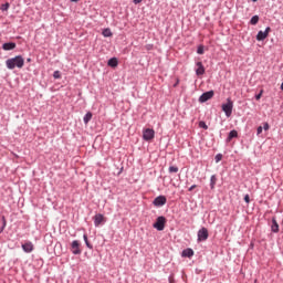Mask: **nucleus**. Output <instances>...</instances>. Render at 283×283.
Segmentation results:
<instances>
[{
	"label": "nucleus",
	"instance_id": "1",
	"mask_svg": "<svg viewBox=\"0 0 283 283\" xmlns=\"http://www.w3.org/2000/svg\"><path fill=\"white\" fill-rule=\"evenodd\" d=\"M6 65L8 70H14V67H18V70H21L23 65H25V60L21 55H17L15 57L8 59L6 61Z\"/></svg>",
	"mask_w": 283,
	"mask_h": 283
},
{
	"label": "nucleus",
	"instance_id": "2",
	"mask_svg": "<svg viewBox=\"0 0 283 283\" xmlns=\"http://www.w3.org/2000/svg\"><path fill=\"white\" fill-rule=\"evenodd\" d=\"M222 112H224L228 118L233 114V102L231 98H228L227 103L222 104Z\"/></svg>",
	"mask_w": 283,
	"mask_h": 283
},
{
	"label": "nucleus",
	"instance_id": "3",
	"mask_svg": "<svg viewBox=\"0 0 283 283\" xmlns=\"http://www.w3.org/2000/svg\"><path fill=\"white\" fill-rule=\"evenodd\" d=\"M165 224H167V219L165 217H158L153 227L157 231H165Z\"/></svg>",
	"mask_w": 283,
	"mask_h": 283
},
{
	"label": "nucleus",
	"instance_id": "4",
	"mask_svg": "<svg viewBox=\"0 0 283 283\" xmlns=\"http://www.w3.org/2000/svg\"><path fill=\"white\" fill-rule=\"evenodd\" d=\"M209 239V230L207 228H201L198 231V242H206Z\"/></svg>",
	"mask_w": 283,
	"mask_h": 283
},
{
	"label": "nucleus",
	"instance_id": "5",
	"mask_svg": "<svg viewBox=\"0 0 283 283\" xmlns=\"http://www.w3.org/2000/svg\"><path fill=\"white\" fill-rule=\"evenodd\" d=\"M154 136H156V132L151 128H146L143 132V138L144 140H154Z\"/></svg>",
	"mask_w": 283,
	"mask_h": 283
},
{
	"label": "nucleus",
	"instance_id": "6",
	"mask_svg": "<svg viewBox=\"0 0 283 283\" xmlns=\"http://www.w3.org/2000/svg\"><path fill=\"white\" fill-rule=\"evenodd\" d=\"M270 32L271 27H268L265 31H259L256 34V41H264V39H268Z\"/></svg>",
	"mask_w": 283,
	"mask_h": 283
},
{
	"label": "nucleus",
	"instance_id": "7",
	"mask_svg": "<svg viewBox=\"0 0 283 283\" xmlns=\"http://www.w3.org/2000/svg\"><path fill=\"white\" fill-rule=\"evenodd\" d=\"M213 91H208L206 93H203L200 97H199V102L200 103H207V101H211V98H213Z\"/></svg>",
	"mask_w": 283,
	"mask_h": 283
},
{
	"label": "nucleus",
	"instance_id": "8",
	"mask_svg": "<svg viewBox=\"0 0 283 283\" xmlns=\"http://www.w3.org/2000/svg\"><path fill=\"white\" fill-rule=\"evenodd\" d=\"M153 205H155V207H164V205H167V198L165 196H159L155 198Z\"/></svg>",
	"mask_w": 283,
	"mask_h": 283
},
{
	"label": "nucleus",
	"instance_id": "9",
	"mask_svg": "<svg viewBox=\"0 0 283 283\" xmlns=\"http://www.w3.org/2000/svg\"><path fill=\"white\" fill-rule=\"evenodd\" d=\"M71 247L74 255H81V243L77 240L73 241Z\"/></svg>",
	"mask_w": 283,
	"mask_h": 283
},
{
	"label": "nucleus",
	"instance_id": "10",
	"mask_svg": "<svg viewBox=\"0 0 283 283\" xmlns=\"http://www.w3.org/2000/svg\"><path fill=\"white\" fill-rule=\"evenodd\" d=\"M22 249L25 253H32L34 251V244H32V242H27L22 244Z\"/></svg>",
	"mask_w": 283,
	"mask_h": 283
},
{
	"label": "nucleus",
	"instance_id": "11",
	"mask_svg": "<svg viewBox=\"0 0 283 283\" xmlns=\"http://www.w3.org/2000/svg\"><path fill=\"white\" fill-rule=\"evenodd\" d=\"M102 222H105V217L103 214H101V213L96 214L94 217V224H95V227H101Z\"/></svg>",
	"mask_w": 283,
	"mask_h": 283
},
{
	"label": "nucleus",
	"instance_id": "12",
	"mask_svg": "<svg viewBox=\"0 0 283 283\" xmlns=\"http://www.w3.org/2000/svg\"><path fill=\"white\" fill-rule=\"evenodd\" d=\"M197 69H196V74L197 76H202L205 74V65H202V62H197Z\"/></svg>",
	"mask_w": 283,
	"mask_h": 283
},
{
	"label": "nucleus",
	"instance_id": "13",
	"mask_svg": "<svg viewBox=\"0 0 283 283\" xmlns=\"http://www.w3.org/2000/svg\"><path fill=\"white\" fill-rule=\"evenodd\" d=\"M14 48H17V43L14 42H8L2 45V50L4 51L14 50Z\"/></svg>",
	"mask_w": 283,
	"mask_h": 283
},
{
	"label": "nucleus",
	"instance_id": "14",
	"mask_svg": "<svg viewBox=\"0 0 283 283\" xmlns=\"http://www.w3.org/2000/svg\"><path fill=\"white\" fill-rule=\"evenodd\" d=\"M272 231L273 233L280 232V224H277V220L275 218L272 219Z\"/></svg>",
	"mask_w": 283,
	"mask_h": 283
},
{
	"label": "nucleus",
	"instance_id": "15",
	"mask_svg": "<svg viewBox=\"0 0 283 283\" xmlns=\"http://www.w3.org/2000/svg\"><path fill=\"white\" fill-rule=\"evenodd\" d=\"M182 258H193V251L190 248L184 250Z\"/></svg>",
	"mask_w": 283,
	"mask_h": 283
},
{
	"label": "nucleus",
	"instance_id": "16",
	"mask_svg": "<svg viewBox=\"0 0 283 283\" xmlns=\"http://www.w3.org/2000/svg\"><path fill=\"white\" fill-rule=\"evenodd\" d=\"M233 138H238V130H231V132L229 133V136H228L227 142H228V143H231V140H233Z\"/></svg>",
	"mask_w": 283,
	"mask_h": 283
},
{
	"label": "nucleus",
	"instance_id": "17",
	"mask_svg": "<svg viewBox=\"0 0 283 283\" xmlns=\"http://www.w3.org/2000/svg\"><path fill=\"white\" fill-rule=\"evenodd\" d=\"M108 65H109V67H118V59L113 57V59L108 60Z\"/></svg>",
	"mask_w": 283,
	"mask_h": 283
},
{
	"label": "nucleus",
	"instance_id": "18",
	"mask_svg": "<svg viewBox=\"0 0 283 283\" xmlns=\"http://www.w3.org/2000/svg\"><path fill=\"white\" fill-rule=\"evenodd\" d=\"M218 182V178L216 175H212L210 178V189H216V184Z\"/></svg>",
	"mask_w": 283,
	"mask_h": 283
},
{
	"label": "nucleus",
	"instance_id": "19",
	"mask_svg": "<svg viewBox=\"0 0 283 283\" xmlns=\"http://www.w3.org/2000/svg\"><path fill=\"white\" fill-rule=\"evenodd\" d=\"M260 21V17L253 15L250 20L251 25H258V22Z\"/></svg>",
	"mask_w": 283,
	"mask_h": 283
},
{
	"label": "nucleus",
	"instance_id": "20",
	"mask_svg": "<svg viewBox=\"0 0 283 283\" xmlns=\"http://www.w3.org/2000/svg\"><path fill=\"white\" fill-rule=\"evenodd\" d=\"M92 113L91 112H88V113H86V115L84 116V123H85V125H87V123H90V120H92Z\"/></svg>",
	"mask_w": 283,
	"mask_h": 283
},
{
	"label": "nucleus",
	"instance_id": "21",
	"mask_svg": "<svg viewBox=\"0 0 283 283\" xmlns=\"http://www.w3.org/2000/svg\"><path fill=\"white\" fill-rule=\"evenodd\" d=\"M169 174H178L179 169L178 166H170L168 168Z\"/></svg>",
	"mask_w": 283,
	"mask_h": 283
},
{
	"label": "nucleus",
	"instance_id": "22",
	"mask_svg": "<svg viewBox=\"0 0 283 283\" xmlns=\"http://www.w3.org/2000/svg\"><path fill=\"white\" fill-rule=\"evenodd\" d=\"M1 10H2V12H8V10H10V3L7 2V3L2 4Z\"/></svg>",
	"mask_w": 283,
	"mask_h": 283
},
{
	"label": "nucleus",
	"instance_id": "23",
	"mask_svg": "<svg viewBox=\"0 0 283 283\" xmlns=\"http://www.w3.org/2000/svg\"><path fill=\"white\" fill-rule=\"evenodd\" d=\"M103 36H105V38L112 36V30L105 29V30L103 31Z\"/></svg>",
	"mask_w": 283,
	"mask_h": 283
},
{
	"label": "nucleus",
	"instance_id": "24",
	"mask_svg": "<svg viewBox=\"0 0 283 283\" xmlns=\"http://www.w3.org/2000/svg\"><path fill=\"white\" fill-rule=\"evenodd\" d=\"M2 227L0 229V233H3L4 229H6V226H7V221H6V217H2Z\"/></svg>",
	"mask_w": 283,
	"mask_h": 283
},
{
	"label": "nucleus",
	"instance_id": "25",
	"mask_svg": "<svg viewBox=\"0 0 283 283\" xmlns=\"http://www.w3.org/2000/svg\"><path fill=\"white\" fill-rule=\"evenodd\" d=\"M199 127L201 129H209V126H207V123H205V122H199Z\"/></svg>",
	"mask_w": 283,
	"mask_h": 283
},
{
	"label": "nucleus",
	"instance_id": "26",
	"mask_svg": "<svg viewBox=\"0 0 283 283\" xmlns=\"http://www.w3.org/2000/svg\"><path fill=\"white\" fill-rule=\"evenodd\" d=\"M84 242H85V244H86V247H87L88 249H92V244H91L90 241L87 240V234H84Z\"/></svg>",
	"mask_w": 283,
	"mask_h": 283
},
{
	"label": "nucleus",
	"instance_id": "27",
	"mask_svg": "<svg viewBox=\"0 0 283 283\" xmlns=\"http://www.w3.org/2000/svg\"><path fill=\"white\" fill-rule=\"evenodd\" d=\"M197 54H205V46L200 45L197 50Z\"/></svg>",
	"mask_w": 283,
	"mask_h": 283
},
{
	"label": "nucleus",
	"instance_id": "28",
	"mask_svg": "<svg viewBox=\"0 0 283 283\" xmlns=\"http://www.w3.org/2000/svg\"><path fill=\"white\" fill-rule=\"evenodd\" d=\"M53 78H61V72L60 71H55L53 73Z\"/></svg>",
	"mask_w": 283,
	"mask_h": 283
},
{
	"label": "nucleus",
	"instance_id": "29",
	"mask_svg": "<svg viewBox=\"0 0 283 283\" xmlns=\"http://www.w3.org/2000/svg\"><path fill=\"white\" fill-rule=\"evenodd\" d=\"M214 160L216 163H220V160H222V154L216 155Z\"/></svg>",
	"mask_w": 283,
	"mask_h": 283
},
{
	"label": "nucleus",
	"instance_id": "30",
	"mask_svg": "<svg viewBox=\"0 0 283 283\" xmlns=\"http://www.w3.org/2000/svg\"><path fill=\"white\" fill-rule=\"evenodd\" d=\"M262 94H264L263 90H261L260 93L255 96L256 101H260V98H262Z\"/></svg>",
	"mask_w": 283,
	"mask_h": 283
},
{
	"label": "nucleus",
	"instance_id": "31",
	"mask_svg": "<svg viewBox=\"0 0 283 283\" xmlns=\"http://www.w3.org/2000/svg\"><path fill=\"white\" fill-rule=\"evenodd\" d=\"M263 129H264V132H269V129H270L269 123L263 124Z\"/></svg>",
	"mask_w": 283,
	"mask_h": 283
},
{
	"label": "nucleus",
	"instance_id": "32",
	"mask_svg": "<svg viewBox=\"0 0 283 283\" xmlns=\"http://www.w3.org/2000/svg\"><path fill=\"white\" fill-rule=\"evenodd\" d=\"M244 202H247V205H249V202H251V198L249 197V195L244 196Z\"/></svg>",
	"mask_w": 283,
	"mask_h": 283
},
{
	"label": "nucleus",
	"instance_id": "33",
	"mask_svg": "<svg viewBox=\"0 0 283 283\" xmlns=\"http://www.w3.org/2000/svg\"><path fill=\"white\" fill-rule=\"evenodd\" d=\"M262 129H263L262 126H259V127L256 128V134H258V136H260V134H262Z\"/></svg>",
	"mask_w": 283,
	"mask_h": 283
},
{
	"label": "nucleus",
	"instance_id": "34",
	"mask_svg": "<svg viewBox=\"0 0 283 283\" xmlns=\"http://www.w3.org/2000/svg\"><path fill=\"white\" fill-rule=\"evenodd\" d=\"M133 3H135V6H138V3H143V0H133Z\"/></svg>",
	"mask_w": 283,
	"mask_h": 283
},
{
	"label": "nucleus",
	"instance_id": "35",
	"mask_svg": "<svg viewBox=\"0 0 283 283\" xmlns=\"http://www.w3.org/2000/svg\"><path fill=\"white\" fill-rule=\"evenodd\" d=\"M196 187H198L197 185H192L189 189H188V191H192L193 189H196Z\"/></svg>",
	"mask_w": 283,
	"mask_h": 283
},
{
	"label": "nucleus",
	"instance_id": "36",
	"mask_svg": "<svg viewBox=\"0 0 283 283\" xmlns=\"http://www.w3.org/2000/svg\"><path fill=\"white\" fill-rule=\"evenodd\" d=\"M71 1H73V3H78V0H71Z\"/></svg>",
	"mask_w": 283,
	"mask_h": 283
},
{
	"label": "nucleus",
	"instance_id": "37",
	"mask_svg": "<svg viewBox=\"0 0 283 283\" xmlns=\"http://www.w3.org/2000/svg\"><path fill=\"white\" fill-rule=\"evenodd\" d=\"M281 90H282V92H283V82H282V84H281Z\"/></svg>",
	"mask_w": 283,
	"mask_h": 283
},
{
	"label": "nucleus",
	"instance_id": "38",
	"mask_svg": "<svg viewBox=\"0 0 283 283\" xmlns=\"http://www.w3.org/2000/svg\"><path fill=\"white\" fill-rule=\"evenodd\" d=\"M252 1H258V0H252Z\"/></svg>",
	"mask_w": 283,
	"mask_h": 283
}]
</instances>
